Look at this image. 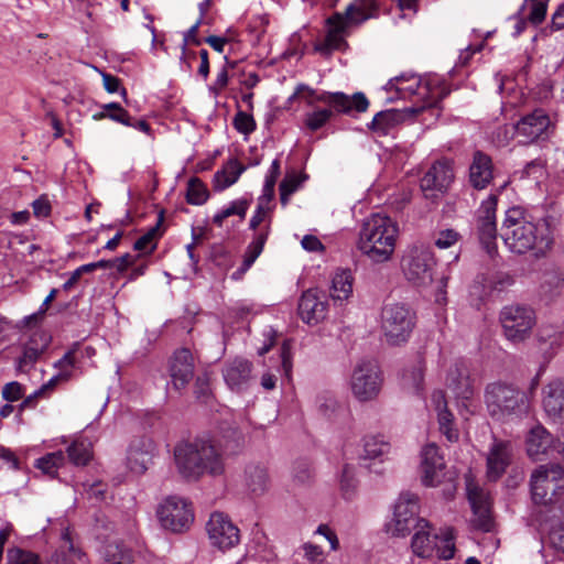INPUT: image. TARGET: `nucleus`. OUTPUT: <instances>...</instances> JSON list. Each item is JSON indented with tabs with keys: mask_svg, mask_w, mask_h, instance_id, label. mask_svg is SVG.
<instances>
[{
	"mask_svg": "<svg viewBox=\"0 0 564 564\" xmlns=\"http://www.w3.org/2000/svg\"><path fill=\"white\" fill-rule=\"evenodd\" d=\"M554 226L553 216L514 206L505 213L500 237L513 253L532 251L535 257H543L554 243Z\"/></svg>",
	"mask_w": 564,
	"mask_h": 564,
	"instance_id": "1",
	"label": "nucleus"
},
{
	"mask_svg": "<svg viewBox=\"0 0 564 564\" xmlns=\"http://www.w3.org/2000/svg\"><path fill=\"white\" fill-rule=\"evenodd\" d=\"M173 454L176 468L184 478L196 480L205 474L216 477L225 471L224 456L209 438L180 442Z\"/></svg>",
	"mask_w": 564,
	"mask_h": 564,
	"instance_id": "2",
	"label": "nucleus"
},
{
	"mask_svg": "<svg viewBox=\"0 0 564 564\" xmlns=\"http://www.w3.org/2000/svg\"><path fill=\"white\" fill-rule=\"evenodd\" d=\"M296 96L303 97L311 107H313L316 101L328 107L314 108L312 111L305 113L304 124L313 132L323 128L332 119L335 112L349 113L351 110L365 112L369 107V101L364 93H355L351 97L340 91H323L321 94H316L312 88L305 85H299L290 99H293Z\"/></svg>",
	"mask_w": 564,
	"mask_h": 564,
	"instance_id": "3",
	"label": "nucleus"
},
{
	"mask_svg": "<svg viewBox=\"0 0 564 564\" xmlns=\"http://www.w3.org/2000/svg\"><path fill=\"white\" fill-rule=\"evenodd\" d=\"M399 234L398 224L387 215L373 214L362 223L358 249L373 263L391 259Z\"/></svg>",
	"mask_w": 564,
	"mask_h": 564,
	"instance_id": "4",
	"label": "nucleus"
},
{
	"mask_svg": "<svg viewBox=\"0 0 564 564\" xmlns=\"http://www.w3.org/2000/svg\"><path fill=\"white\" fill-rule=\"evenodd\" d=\"M384 89L395 94V97H390L389 101H393L395 98L406 99L416 96L421 105L411 108H421V112L425 108L436 107L449 94L447 86L438 76L422 78L412 73H404L389 79Z\"/></svg>",
	"mask_w": 564,
	"mask_h": 564,
	"instance_id": "5",
	"label": "nucleus"
},
{
	"mask_svg": "<svg viewBox=\"0 0 564 564\" xmlns=\"http://www.w3.org/2000/svg\"><path fill=\"white\" fill-rule=\"evenodd\" d=\"M485 402L489 414L500 421H512L529 413L531 401L524 390L512 383L497 381L485 390Z\"/></svg>",
	"mask_w": 564,
	"mask_h": 564,
	"instance_id": "6",
	"label": "nucleus"
},
{
	"mask_svg": "<svg viewBox=\"0 0 564 564\" xmlns=\"http://www.w3.org/2000/svg\"><path fill=\"white\" fill-rule=\"evenodd\" d=\"M376 4H349L344 13H335L327 19L328 31L325 39L314 45V50L322 55H329L333 51H340L347 46L344 39L346 29L351 24H359L375 17Z\"/></svg>",
	"mask_w": 564,
	"mask_h": 564,
	"instance_id": "7",
	"label": "nucleus"
},
{
	"mask_svg": "<svg viewBox=\"0 0 564 564\" xmlns=\"http://www.w3.org/2000/svg\"><path fill=\"white\" fill-rule=\"evenodd\" d=\"M414 313L404 304L387 303L381 311V330L386 343L400 346L406 343L414 327Z\"/></svg>",
	"mask_w": 564,
	"mask_h": 564,
	"instance_id": "8",
	"label": "nucleus"
},
{
	"mask_svg": "<svg viewBox=\"0 0 564 564\" xmlns=\"http://www.w3.org/2000/svg\"><path fill=\"white\" fill-rule=\"evenodd\" d=\"M436 260L430 246L423 243L409 247L401 260V268L408 281L429 285L433 281Z\"/></svg>",
	"mask_w": 564,
	"mask_h": 564,
	"instance_id": "9",
	"label": "nucleus"
},
{
	"mask_svg": "<svg viewBox=\"0 0 564 564\" xmlns=\"http://www.w3.org/2000/svg\"><path fill=\"white\" fill-rule=\"evenodd\" d=\"M419 496L412 492H403L400 495L394 506L393 516L386 523V531L392 536H406L412 530L417 531L419 527L426 522L425 519L419 518L420 505Z\"/></svg>",
	"mask_w": 564,
	"mask_h": 564,
	"instance_id": "10",
	"label": "nucleus"
},
{
	"mask_svg": "<svg viewBox=\"0 0 564 564\" xmlns=\"http://www.w3.org/2000/svg\"><path fill=\"white\" fill-rule=\"evenodd\" d=\"M499 319L506 338L513 344L527 340L536 323L533 308L521 304L505 306Z\"/></svg>",
	"mask_w": 564,
	"mask_h": 564,
	"instance_id": "11",
	"label": "nucleus"
},
{
	"mask_svg": "<svg viewBox=\"0 0 564 564\" xmlns=\"http://www.w3.org/2000/svg\"><path fill=\"white\" fill-rule=\"evenodd\" d=\"M532 499L547 505L564 489V469L558 464L541 465L531 475Z\"/></svg>",
	"mask_w": 564,
	"mask_h": 564,
	"instance_id": "12",
	"label": "nucleus"
},
{
	"mask_svg": "<svg viewBox=\"0 0 564 564\" xmlns=\"http://www.w3.org/2000/svg\"><path fill=\"white\" fill-rule=\"evenodd\" d=\"M382 386V375L373 360H362L354 368L350 387L352 394L359 401H370L377 398Z\"/></svg>",
	"mask_w": 564,
	"mask_h": 564,
	"instance_id": "13",
	"label": "nucleus"
},
{
	"mask_svg": "<svg viewBox=\"0 0 564 564\" xmlns=\"http://www.w3.org/2000/svg\"><path fill=\"white\" fill-rule=\"evenodd\" d=\"M497 200V196L495 195H490L485 199L477 212L476 218V234L478 240L490 258H494L498 253L496 224Z\"/></svg>",
	"mask_w": 564,
	"mask_h": 564,
	"instance_id": "14",
	"label": "nucleus"
},
{
	"mask_svg": "<svg viewBox=\"0 0 564 564\" xmlns=\"http://www.w3.org/2000/svg\"><path fill=\"white\" fill-rule=\"evenodd\" d=\"M158 517L161 524L173 532H181L187 529L194 519L188 502L176 496L166 498L160 505Z\"/></svg>",
	"mask_w": 564,
	"mask_h": 564,
	"instance_id": "15",
	"label": "nucleus"
},
{
	"mask_svg": "<svg viewBox=\"0 0 564 564\" xmlns=\"http://www.w3.org/2000/svg\"><path fill=\"white\" fill-rule=\"evenodd\" d=\"M206 530L210 544L221 551L236 546L240 541L239 529L223 512L212 513Z\"/></svg>",
	"mask_w": 564,
	"mask_h": 564,
	"instance_id": "16",
	"label": "nucleus"
},
{
	"mask_svg": "<svg viewBox=\"0 0 564 564\" xmlns=\"http://www.w3.org/2000/svg\"><path fill=\"white\" fill-rule=\"evenodd\" d=\"M454 180V171L448 160L434 162L421 178L420 186L427 199H436L444 194Z\"/></svg>",
	"mask_w": 564,
	"mask_h": 564,
	"instance_id": "17",
	"label": "nucleus"
},
{
	"mask_svg": "<svg viewBox=\"0 0 564 564\" xmlns=\"http://www.w3.org/2000/svg\"><path fill=\"white\" fill-rule=\"evenodd\" d=\"M551 120L545 110L538 108L523 116L516 124V134L523 143H532L549 137Z\"/></svg>",
	"mask_w": 564,
	"mask_h": 564,
	"instance_id": "18",
	"label": "nucleus"
},
{
	"mask_svg": "<svg viewBox=\"0 0 564 564\" xmlns=\"http://www.w3.org/2000/svg\"><path fill=\"white\" fill-rule=\"evenodd\" d=\"M445 459L435 443L426 444L421 451V480L426 487L438 486L445 477Z\"/></svg>",
	"mask_w": 564,
	"mask_h": 564,
	"instance_id": "19",
	"label": "nucleus"
},
{
	"mask_svg": "<svg viewBox=\"0 0 564 564\" xmlns=\"http://www.w3.org/2000/svg\"><path fill=\"white\" fill-rule=\"evenodd\" d=\"M156 455V445L151 437L142 436L133 440L127 452V466L137 474H144Z\"/></svg>",
	"mask_w": 564,
	"mask_h": 564,
	"instance_id": "20",
	"label": "nucleus"
},
{
	"mask_svg": "<svg viewBox=\"0 0 564 564\" xmlns=\"http://www.w3.org/2000/svg\"><path fill=\"white\" fill-rule=\"evenodd\" d=\"M467 497L474 512V524L482 531H490L492 520L490 516V496L482 488L467 480Z\"/></svg>",
	"mask_w": 564,
	"mask_h": 564,
	"instance_id": "21",
	"label": "nucleus"
},
{
	"mask_svg": "<svg viewBox=\"0 0 564 564\" xmlns=\"http://www.w3.org/2000/svg\"><path fill=\"white\" fill-rule=\"evenodd\" d=\"M542 406L554 423L564 424V379L553 378L542 389Z\"/></svg>",
	"mask_w": 564,
	"mask_h": 564,
	"instance_id": "22",
	"label": "nucleus"
},
{
	"mask_svg": "<svg viewBox=\"0 0 564 564\" xmlns=\"http://www.w3.org/2000/svg\"><path fill=\"white\" fill-rule=\"evenodd\" d=\"M446 386L453 394L463 401H468L475 393L474 380L470 378L469 368L464 360H456L448 369Z\"/></svg>",
	"mask_w": 564,
	"mask_h": 564,
	"instance_id": "23",
	"label": "nucleus"
},
{
	"mask_svg": "<svg viewBox=\"0 0 564 564\" xmlns=\"http://www.w3.org/2000/svg\"><path fill=\"white\" fill-rule=\"evenodd\" d=\"M513 448L510 442L495 440L487 456V477L498 480L511 464Z\"/></svg>",
	"mask_w": 564,
	"mask_h": 564,
	"instance_id": "24",
	"label": "nucleus"
},
{
	"mask_svg": "<svg viewBox=\"0 0 564 564\" xmlns=\"http://www.w3.org/2000/svg\"><path fill=\"white\" fill-rule=\"evenodd\" d=\"M170 376L175 390L185 388L194 377V357L189 349L174 352L170 364Z\"/></svg>",
	"mask_w": 564,
	"mask_h": 564,
	"instance_id": "25",
	"label": "nucleus"
},
{
	"mask_svg": "<svg viewBox=\"0 0 564 564\" xmlns=\"http://www.w3.org/2000/svg\"><path fill=\"white\" fill-rule=\"evenodd\" d=\"M299 315L308 325H316L326 317L327 303L316 290L305 291L299 302Z\"/></svg>",
	"mask_w": 564,
	"mask_h": 564,
	"instance_id": "26",
	"label": "nucleus"
},
{
	"mask_svg": "<svg viewBox=\"0 0 564 564\" xmlns=\"http://www.w3.org/2000/svg\"><path fill=\"white\" fill-rule=\"evenodd\" d=\"M252 364L242 358H236L225 365L223 376L226 384L231 391H245L251 380Z\"/></svg>",
	"mask_w": 564,
	"mask_h": 564,
	"instance_id": "27",
	"label": "nucleus"
},
{
	"mask_svg": "<svg viewBox=\"0 0 564 564\" xmlns=\"http://www.w3.org/2000/svg\"><path fill=\"white\" fill-rule=\"evenodd\" d=\"M468 172L469 184L475 189H485L494 180V163L491 158L482 151H475Z\"/></svg>",
	"mask_w": 564,
	"mask_h": 564,
	"instance_id": "28",
	"label": "nucleus"
},
{
	"mask_svg": "<svg viewBox=\"0 0 564 564\" xmlns=\"http://www.w3.org/2000/svg\"><path fill=\"white\" fill-rule=\"evenodd\" d=\"M421 112V108L388 109L378 112L368 128L379 135H386L395 126L403 122L408 117H414Z\"/></svg>",
	"mask_w": 564,
	"mask_h": 564,
	"instance_id": "29",
	"label": "nucleus"
},
{
	"mask_svg": "<svg viewBox=\"0 0 564 564\" xmlns=\"http://www.w3.org/2000/svg\"><path fill=\"white\" fill-rule=\"evenodd\" d=\"M47 564H87L85 553L74 546L67 529L62 534L59 547L48 557Z\"/></svg>",
	"mask_w": 564,
	"mask_h": 564,
	"instance_id": "30",
	"label": "nucleus"
},
{
	"mask_svg": "<svg viewBox=\"0 0 564 564\" xmlns=\"http://www.w3.org/2000/svg\"><path fill=\"white\" fill-rule=\"evenodd\" d=\"M438 540L440 534L432 531L430 522H423L412 538V551L420 557H431L434 555Z\"/></svg>",
	"mask_w": 564,
	"mask_h": 564,
	"instance_id": "31",
	"label": "nucleus"
},
{
	"mask_svg": "<svg viewBox=\"0 0 564 564\" xmlns=\"http://www.w3.org/2000/svg\"><path fill=\"white\" fill-rule=\"evenodd\" d=\"M564 289V274L561 270L552 268L545 270L541 276L540 297L550 303L561 296Z\"/></svg>",
	"mask_w": 564,
	"mask_h": 564,
	"instance_id": "32",
	"label": "nucleus"
},
{
	"mask_svg": "<svg viewBox=\"0 0 564 564\" xmlns=\"http://www.w3.org/2000/svg\"><path fill=\"white\" fill-rule=\"evenodd\" d=\"M552 445V435L540 424L534 425L530 429L527 440L525 447L528 455L538 459L540 455L545 454Z\"/></svg>",
	"mask_w": 564,
	"mask_h": 564,
	"instance_id": "33",
	"label": "nucleus"
},
{
	"mask_svg": "<svg viewBox=\"0 0 564 564\" xmlns=\"http://www.w3.org/2000/svg\"><path fill=\"white\" fill-rule=\"evenodd\" d=\"M74 366L75 355L72 351L66 352L58 361L55 362V367L58 369L57 375L53 376L40 388L45 397L53 391L59 382L70 379Z\"/></svg>",
	"mask_w": 564,
	"mask_h": 564,
	"instance_id": "34",
	"label": "nucleus"
},
{
	"mask_svg": "<svg viewBox=\"0 0 564 564\" xmlns=\"http://www.w3.org/2000/svg\"><path fill=\"white\" fill-rule=\"evenodd\" d=\"M246 485L256 496L264 494L269 487V476L265 466L250 464L246 468Z\"/></svg>",
	"mask_w": 564,
	"mask_h": 564,
	"instance_id": "35",
	"label": "nucleus"
},
{
	"mask_svg": "<svg viewBox=\"0 0 564 564\" xmlns=\"http://www.w3.org/2000/svg\"><path fill=\"white\" fill-rule=\"evenodd\" d=\"M390 443L382 435H369L364 438V449L360 460H371L389 454Z\"/></svg>",
	"mask_w": 564,
	"mask_h": 564,
	"instance_id": "36",
	"label": "nucleus"
},
{
	"mask_svg": "<svg viewBox=\"0 0 564 564\" xmlns=\"http://www.w3.org/2000/svg\"><path fill=\"white\" fill-rule=\"evenodd\" d=\"M352 274L349 270L336 272L332 280L330 296L334 301H346L352 293Z\"/></svg>",
	"mask_w": 564,
	"mask_h": 564,
	"instance_id": "37",
	"label": "nucleus"
},
{
	"mask_svg": "<svg viewBox=\"0 0 564 564\" xmlns=\"http://www.w3.org/2000/svg\"><path fill=\"white\" fill-rule=\"evenodd\" d=\"M101 554L108 564H128L132 561V552L118 540L107 542Z\"/></svg>",
	"mask_w": 564,
	"mask_h": 564,
	"instance_id": "38",
	"label": "nucleus"
},
{
	"mask_svg": "<svg viewBox=\"0 0 564 564\" xmlns=\"http://www.w3.org/2000/svg\"><path fill=\"white\" fill-rule=\"evenodd\" d=\"M251 205V199L248 198H239L229 203L228 206L220 209L213 217V223L217 227H221L224 220L230 216H238L241 220L245 219L247 212Z\"/></svg>",
	"mask_w": 564,
	"mask_h": 564,
	"instance_id": "39",
	"label": "nucleus"
},
{
	"mask_svg": "<svg viewBox=\"0 0 564 564\" xmlns=\"http://www.w3.org/2000/svg\"><path fill=\"white\" fill-rule=\"evenodd\" d=\"M67 456L76 466H85L91 459V443L86 438L74 441L67 447Z\"/></svg>",
	"mask_w": 564,
	"mask_h": 564,
	"instance_id": "40",
	"label": "nucleus"
},
{
	"mask_svg": "<svg viewBox=\"0 0 564 564\" xmlns=\"http://www.w3.org/2000/svg\"><path fill=\"white\" fill-rule=\"evenodd\" d=\"M544 547L553 551L558 558H564V523H557L551 528Z\"/></svg>",
	"mask_w": 564,
	"mask_h": 564,
	"instance_id": "41",
	"label": "nucleus"
},
{
	"mask_svg": "<svg viewBox=\"0 0 564 564\" xmlns=\"http://www.w3.org/2000/svg\"><path fill=\"white\" fill-rule=\"evenodd\" d=\"M208 189L197 177L189 178L187 183L186 200L192 205H202L208 199Z\"/></svg>",
	"mask_w": 564,
	"mask_h": 564,
	"instance_id": "42",
	"label": "nucleus"
},
{
	"mask_svg": "<svg viewBox=\"0 0 564 564\" xmlns=\"http://www.w3.org/2000/svg\"><path fill=\"white\" fill-rule=\"evenodd\" d=\"M7 564H42L40 555L19 546L7 551Z\"/></svg>",
	"mask_w": 564,
	"mask_h": 564,
	"instance_id": "43",
	"label": "nucleus"
},
{
	"mask_svg": "<svg viewBox=\"0 0 564 564\" xmlns=\"http://www.w3.org/2000/svg\"><path fill=\"white\" fill-rule=\"evenodd\" d=\"M65 455L62 451L48 453L36 460L35 466L44 474L54 476L57 469L64 464Z\"/></svg>",
	"mask_w": 564,
	"mask_h": 564,
	"instance_id": "44",
	"label": "nucleus"
},
{
	"mask_svg": "<svg viewBox=\"0 0 564 564\" xmlns=\"http://www.w3.org/2000/svg\"><path fill=\"white\" fill-rule=\"evenodd\" d=\"M549 0H524L522 9L528 11L527 19L532 24H540L546 14Z\"/></svg>",
	"mask_w": 564,
	"mask_h": 564,
	"instance_id": "45",
	"label": "nucleus"
},
{
	"mask_svg": "<svg viewBox=\"0 0 564 564\" xmlns=\"http://www.w3.org/2000/svg\"><path fill=\"white\" fill-rule=\"evenodd\" d=\"M434 553L443 560H449L454 556L455 543L452 529H445L441 532Z\"/></svg>",
	"mask_w": 564,
	"mask_h": 564,
	"instance_id": "46",
	"label": "nucleus"
},
{
	"mask_svg": "<svg viewBox=\"0 0 564 564\" xmlns=\"http://www.w3.org/2000/svg\"><path fill=\"white\" fill-rule=\"evenodd\" d=\"M437 419L440 424V431L447 441L456 442L458 440V431L453 426L454 415L448 411V409H443L437 411Z\"/></svg>",
	"mask_w": 564,
	"mask_h": 564,
	"instance_id": "47",
	"label": "nucleus"
},
{
	"mask_svg": "<svg viewBox=\"0 0 564 564\" xmlns=\"http://www.w3.org/2000/svg\"><path fill=\"white\" fill-rule=\"evenodd\" d=\"M163 218L160 216L159 221L155 227L151 228L147 234L141 236L134 242V250L143 252L144 254L151 253L155 249V239L159 236V227L162 223Z\"/></svg>",
	"mask_w": 564,
	"mask_h": 564,
	"instance_id": "48",
	"label": "nucleus"
},
{
	"mask_svg": "<svg viewBox=\"0 0 564 564\" xmlns=\"http://www.w3.org/2000/svg\"><path fill=\"white\" fill-rule=\"evenodd\" d=\"M302 178H300L296 174H288L280 184V200L283 206H286L289 203L290 196L295 193L301 183Z\"/></svg>",
	"mask_w": 564,
	"mask_h": 564,
	"instance_id": "49",
	"label": "nucleus"
},
{
	"mask_svg": "<svg viewBox=\"0 0 564 564\" xmlns=\"http://www.w3.org/2000/svg\"><path fill=\"white\" fill-rule=\"evenodd\" d=\"M43 352L32 346H23L22 356L17 361V369L20 372H26L37 361Z\"/></svg>",
	"mask_w": 564,
	"mask_h": 564,
	"instance_id": "50",
	"label": "nucleus"
},
{
	"mask_svg": "<svg viewBox=\"0 0 564 564\" xmlns=\"http://www.w3.org/2000/svg\"><path fill=\"white\" fill-rule=\"evenodd\" d=\"M339 484H340V489H341L344 497L349 499L354 495L355 489L357 487V480L355 478L354 468L351 466H349V465L344 466V468L341 470Z\"/></svg>",
	"mask_w": 564,
	"mask_h": 564,
	"instance_id": "51",
	"label": "nucleus"
},
{
	"mask_svg": "<svg viewBox=\"0 0 564 564\" xmlns=\"http://www.w3.org/2000/svg\"><path fill=\"white\" fill-rule=\"evenodd\" d=\"M460 239V234L454 229L447 228L440 230L434 239V245L438 249H447L456 245Z\"/></svg>",
	"mask_w": 564,
	"mask_h": 564,
	"instance_id": "52",
	"label": "nucleus"
},
{
	"mask_svg": "<svg viewBox=\"0 0 564 564\" xmlns=\"http://www.w3.org/2000/svg\"><path fill=\"white\" fill-rule=\"evenodd\" d=\"M234 127L240 133L249 134L256 130L257 126L251 115L239 110L234 118Z\"/></svg>",
	"mask_w": 564,
	"mask_h": 564,
	"instance_id": "53",
	"label": "nucleus"
},
{
	"mask_svg": "<svg viewBox=\"0 0 564 564\" xmlns=\"http://www.w3.org/2000/svg\"><path fill=\"white\" fill-rule=\"evenodd\" d=\"M424 381V366L420 361L415 365L411 371L406 372L404 376V383L410 386L415 392H419L422 389V384Z\"/></svg>",
	"mask_w": 564,
	"mask_h": 564,
	"instance_id": "54",
	"label": "nucleus"
},
{
	"mask_svg": "<svg viewBox=\"0 0 564 564\" xmlns=\"http://www.w3.org/2000/svg\"><path fill=\"white\" fill-rule=\"evenodd\" d=\"M293 480L300 485H306L313 477L311 465L306 460H299L294 464Z\"/></svg>",
	"mask_w": 564,
	"mask_h": 564,
	"instance_id": "55",
	"label": "nucleus"
},
{
	"mask_svg": "<svg viewBox=\"0 0 564 564\" xmlns=\"http://www.w3.org/2000/svg\"><path fill=\"white\" fill-rule=\"evenodd\" d=\"M545 175V167L542 160L529 162L521 171V177H527L539 183Z\"/></svg>",
	"mask_w": 564,
	"mask_h": 564,
	"instance_id": "56",
	"label": "nucleus"
},
{
	"mask_svg": "<svg viewBox=\"0 0 564 564\" xmlns=\"http://www.w3.org/2000/svg\"><path fill=\"white\" fill-rule=\"evenodd\" d=\"M268 235L269 226L264 230L258 232L254 236L253 240L249 243L245 254H247L248 257H252L253 260H257V258L261 254L263 250V247L268 239Z\"/></svg>",
	"mask_w": 564,
	"mask_h": 564,
	"instance_id": "57",
	"label": "nucleus"
},
{
	"mask_svg": "<svg viewBox=\"0 0 564 564\" xmlns=\"http://www.w3.org/2000/svg\"><path fill=\"white\" fill-rule=\"evenodd\" d=\"M491 292L492 286L485 275L477 276L474 284L470 288V294L473 296L478 297L479 300L486 299L491 294Z\"/></svg>",
	"mask_w": 564,
	"mask_h": 564,
	"instance_id": "58",
	"label": "nucleus"
},
{
	"mask_svg": "<svg viewBox=\"0 0 564 564\" xmlns=\"http://www.w3.org/2000/svg\"><path fill=\"white\" fill-rule=\"evenodd\" d=\"M25 389L24 387L18 382L12 381L6 383L2 388V398L8 402H14L24 397Z\"/></svg>",
	"mask_w": 564,
	"mask_h": 564,
	"instance_id": "59",
	"label": "nucleus"
},
{
	"mask_svg": "<svg viewBox=\"0 0 564 564\" xmlns=\"http://www.w3.org/2000/svg\"><path fill=\"white\" fill-rule=\"evenodd\" d=\"M272 208L273 205H262L260 202H258L256 212L250 219L249 228L256 230L260 226V224L263 223L265 218L270 216Z\"/></svg>",
	"mask_w": 564,
	"mask_h": 564,
	"instance_id": "60",
	"label": "nucleus"
},
{
	"mask_svg": "<svg viewBox=\"0 0 564 564\" xmlns=\"http://www.w3.org/2000/svg\"><path fill=\"white\" fill-rule=\"evenodd\" d=\"M202 40L198 37V29L197 24H193L184 34H183V42L181 45L182 55L181 58L183 59L187 53V45H200Z\"/></svg>",
	"mask_w": 564,
	"mask_h": 564,
	"instance_id": "61",
	"label": "nucleus"
},
{
	"mask_svg": "<svg viewBox=\"0 0 564 564\" xmlns=\"http://www.w3.org/2000/svg\"><path fill=\"white\" fill-rule=\"evenodd\" d=\"M317 408L322 415H324L327 419H330L333 415H335V413L339 409V405L334 398L322 397L318 399Z\"/></svg>",
	"mask_w": 564,
	"mask_h": 564,
	"instance_id": "62",
	"label": "nucleus"
},
{
	"mask_svg": "<svg viewBox=\"0 0 564 564\" xmlns=\"http://www.w3.org/2000/svg\"><path fill=\"white\" fill-rule=\"evenodd\" d=\"M51 341V337L48 334L42 330L34 332L30 339L24 344L25 346H32L40 349V351L44 352L48 347Z\"/></svg>",
	"mask_w": 564,
	"mask_h": 564,
	"instance_id": "63",
	"label": "nucleus"
},
{
	"mask_svg": "<svg viewBox=\"0 0 564 564\" xmlns=\"http://www.w3.org/2000/svg\"><path fill=\"white\" fill-rule=\"evenodd\" d=\"M223 170L230 176V181H228L225 186H231L238 181L239 176L245 171V166L238 160H230Z\"/></svg>",
	"mask_w": 564,
	"mask_h": 564,
	"instance_id": "64",
	"label": "nucleus"
}]
</instances>
